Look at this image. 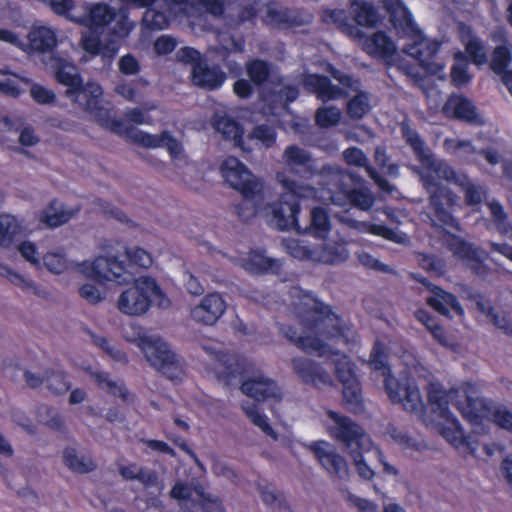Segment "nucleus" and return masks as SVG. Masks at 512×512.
I'll use <instances>...</instances> for the list:
<instances>
[{"label":"nucleus","instance_id":"1","mask_svg":"<svg viewBox=\"0 0 512 512\" xmlns=\"http://www.w3.org/2000/svg\"><path fill=\"white\" fill-rule=\"evenodd\" d=\"M402 134L406 141L413 148L422 168L419 171L421 180L428 190L431 200L432 224L441 228L447 235L444 239L448 248L459 259L463 260L472 269L477 270L478 266L485 259V253L473 248L462 239L454 235L459 230L458 223L451 215L452 208L457 204V197L446 187L441 186L439 181L453 182L461 187L465 194V201L468 205L479 204L485 196V190L468 179L465 174L456 173L453 168L443 160H434L429 149L419 135L406 123L402 124Z\"/></svg>","mask_w":512,"mask_h":512},{"label":"nucleus","instance_id":"2","mask_svg":"<svg viewBox=\"0 0 512 512\" xmlns=\"http://www.w3.org/2000/svg\"><path fill=\"white\" fill-rule=\"evenodd\" d=\"M51 67L56 80L67 86L66 96L89 111L100 126L117 134H125L130 140L146 148L165 147L172 159H183L181 143L169 132L152 135L136 128H127L121 119L112 117L110 110L101 105L103 90L100 85L88 82L82 86L78 70L72 63L61 58H52Z\"/></svg>","mask_w":512,"mask_h":512},{"label":"nucleus","instance_id":"3","mask_svg":"<svg viewBox=\"0 0 512 512\" xmlns=\"http://www.w3.org/2000/svg\"><path fill=\"white\" fill-rule=\"evenodd\" d=\"M293 303L299 320L300 330L287 326L282 328L284 336L300 349L320 357L336 356L333 345L348 343L354 338V331L342 324L340 318L328 306L310 294H301Z\"/></svg>","mask_w":512,"mask_h":512},{"label":"nucleus","instance_id":"4","mask_svg":"<svg viewBox=\"0 0 512 512\" xmlns=\"http://www.w3.org/2000/svg\"><path fill=\"white\" fill-rule=\"evenodd\" d=\"M276 180L285 190L278 203L266 205L264 218L279 230H300L298 214L300 206L294 200L297 199H318L320 191L312 186L296 181L286 171L276 173Z\"/></svg>","mask_w":512,"mask_h":512},{"label":"nucleus","instance_id":"5","mask_svg":"<svg viewBox=\"0 0 512 512\" xmlns=\"http://www.w3.org/2000/svg\"><path fill=\"white\" fill-rule=\"evenodd\" d=\"M221 173L225 181L239 191L243 197L237 206V213L244 221L259 215L264 218L263 183L257 179L237 158L228 157L221 165Z\"/></svg>","mask_w":512,"mask_h":512},{"label":"nucleus","instance_id":"6","mask_svg":"<svg viewBox=\"0 0 512 512\" xmlns=\"http://www.w3.org/2000/svg\"><path fill=\"white\" fill-rule=\"evenodd\" d=\"M460 389L461 386L446 392L440 384L432 383L428 391V400L434 416L423 418L427 426L436 429L450 444L457 448L465 444V436L458 421L449 413L448 405L453 403L458 408V401L466 405L465 396L456 393Z\"/></svg>","mask_w":512,"mask_h":512},{"label":"nucleus","instance_id":"7","mask_svg":"<svg viewBox=\"0 0 512 512\" xmlns=\"http://www.w3.org/2000/svg\"><path fill=\"white\" fill-rule=\"evenodd\" d=\"M131 332L124 330V338L137 345L152 366L170 380H180L183 368L175 353L160 337L144 331L139 326H131Z\"/></svg>","mask_w":512,"mask_h":512},{"label":"nucleus","instance_id":"8","mask_svg":"<svg viewBox=\"0 0 512 512\" xmlns=\"http://www.w3.org/2000/svg\"><path fill=\"white\" fill-rule=\"evenodd\" d=\"M369 365L372 369L381 371L386 392L392 402L401 404L405 410L423 417V402L418 387L409 379L399 383L391 376L386 365L385 347L380 342H376L372 349Z\"/></svg>","mask_w":512,"mask_h":512},{"label":"nucleus","instance_id":"9","mask_svg":"<svg viewBox=\"0 0 512 512\" xmlns=\"http://www.w3.org/2000/svg\"><path fill=\"white\" fill-rule=\"evenodd\" d=\"M153 303L163 309L171 304L155 279L145 275L136 278L131 286L121 292L117 308L128 316H141Z\"/></svg>","mask_w":512,"mask_h":512},{"label":"nucleus","instance_id":"10","mask_svg":"<svg viewBox=\"0 0 512 512\" xmlns=\"http://www.w3.org/2000/svg\"><path fill=\"white\" fill-rule=\"evenodd\" d=\"M456 393L465 396L467 403L463 405L458 401V410L471 423L475 433L484 432L490 422L504 429L512 427V414L505 408L489 407L483 399L475 395L472 385L464 384Z\"/></svg>","mask_w":512,"mask_h":512},{"label":"nucleus","instance_id":"11","mask_svg":"<svg viewBox=\"0 0 512 512\" xmlns=\"http://www.w3.org/2000/svg\"><path fill=\"white\" fill-rule=\"evenodd\" d=\"M322 174L329 181L320 191L319 201L344 207L352 205L359 210H369L375 202L373 194L367 188L348 190L343 186L344 173L336 166H325Z\"/></svg>","mask_w":512,"mask_h":512},{"label":"nucleus","instance_id":"12","mask_svg":"<svg viewBox=\"0 0 512 512\" xmlns=\"http://www.w3.org/2000/svg\"><path fill=\"white\" fill-rule=\"evenodd\" d=\"M324 426L330 437L342 442L347 451L357 446L363 451H370L373 442L363 429L350 418L333 410H328Z\"/></svg>","mask_w":512,"mask_h":512},{"label":"nucleus","instance_id":"13","mask_svg":"<svg viewBox=\"0 0 512 512\" xmlns=\"http://www.w3.org/2000/svg\"><path fill=\"white\" fill-rule=\"evenodd\" d=\"M119 254L120 249H116L115 252L111 251L92 260L82 261L78 265V273L99 282L128 283L130 275L124 263L119 260Z\"/></svg>","mask_w":512,"mask_h":512},{"label":"nucleus","instance_id":"14","mask_svg":"<svg viewBox=\"0 0 512 512\" xmlns=\"http://www.w3.org/2000/svg\"><path fill=\"white\" fill-rule=\"evenodd\" d=\"M395 29L409 38V43L404 46V52L417 59L421 67L428 74L435 75L442 79L444 77V67L434 59L435 54L438 51L439 44L432 39L424 37L416 24L413 31H408L404 27Z\"/></svg>","mask_w":512,"mask_h":512},{"label":"nucleus","instance_id":"15","mask_svg":"<svg viewBox=\"0 0 512 512\" xmlns=\"http://www.w3.org/2000/svg\"><path fill=\"white\" fill-rule=\"evenodd\" d=\"M327 71L331 73L334 79L338 80L340 86L332 85L326 77L316 74L307 75L303 80V86L310 92L317 94L322 101L334 100L358 92L359 83L357 80L342 74L330 64L327 65Z\"/></svg>","mask_w":512,"mask_h":512},{"label":"nucleus","instance_id":"16","mask_svg":"<svg viewBox=\"0 0 512 512\" xmlns=\"http://www.w3.org/2000/svg\"><path fill=\"white\" fill-rule=\"evenodd\" d=\"M111 21L115 22L111 30L114 37L116 38L126 37L133 28V23L124 13L120 12L115 14L105 4H96L93 6L90 9L89 16L83 20L85 25L89 26L90 28L103 27Z\"/></svg>","mask_w":512,"mask_h":512},{"label":"nucleus","instance_id":"17","mask_svg":"<svg viewBox=\"0 0 512 512\" xmlns=\"http://www.w3.org/2000/svg\"><path fill=\"white\" fill-rule=\"evenodd\" d=\"M201 347L211 361V370L218 378L230 381L243 373L244 366L236 355L223 353L216 343L201 344Z\"/></svg>","mask_w":512,"mask_h":512},{"label":"nucleus","instance_id":"18","mask_svg":"<svg viewBox=\"0 0 512 512\" xmlns=\"http://www.w3.org/2000/svg\"><path fill=\"white\" fill-rule=\"evenodd\" d=\"M304 446L315 454L322 467L330 474L342 479L348 476V465L345 459L337 453L331 443L318 440Z\"/></svg>","mask_w":512,"mask_h":512},{"label":"nucleus","instance_id":"19","mask_svg":"<svg viewBox=\"0 0 512 512\" xmlns=\"http://www.w3.org/2000/svg\"><path fill=\"white\" fill-rule=\"evenodd\" d=\"M57 43V34L53 28L46 25H35L28 32L27 41H23L22 51L29 55L52 54Z\"/></svg>","mask_w":512,"mask_h":512},{"label":"nucleus","instance_id":"20","mask_svg":"<svg viewBox=\"0 0 512 512\" xmlns=\"http://www.w3.org/2000/svg\"><path fill=\"white\" fill-rule=\"evenodd\" d=\"M226 302L221 294L209 293L190 310L191 318L204 325H214L225 313Z\"/></svg>","mask_w":512,"mask_h":512},{"label":"nucleus","instance_id":"21","mask_svg":"<svg viewBox=\"0 0 512 512\" xmlns=\"http://www.w3.org/2000/svg\"><path fill=\"white\" fill-rule=\"evenodd\" d=\"M362 49L370 56L384 60L391 64L397 54V47L394 42L383 32L374 33L370 37H366L359 32L356 38Z\"/></svg>","mask_w":512,"mask_h":512},{"label":"nucleus","instance_id":"22","mask_svg":"<svg viewBox=\"0 0 512 512\" xmlns=\"http://www.w3.org/2000/svg\"><path fill=\"white\" fill-rule=\"evenodd\" d=\"M334 362L336 374L343 384V396L345 401L352 406H359L361 403V389L351 362L344 355L334 360Z\"/></svg>","mask_w":512,"mask_h":512},{"label":"nucleus","instance_id":"23","mask_svg":"<svg viewBox=\"0 0 512 512\" xmlns=\"http://www.w3.org/2000/svg\"><path fill=\"white\" fill-rule=\"evenodd\" d=\"M241 391L257 401L269 399L279 401L282 396L281 390L276 383L261 373L246 379L241 385Z\"/></svg>","mask_w":512,"mask_h":512},{"label":"nucleus","instance_id":"24","mask_svg":"<svg viewBox=\"0 0 512 512\" xmlns=\"http://www.w3.org/2000/svg\"><path fill=\"white\" fill-rule=\"evenodd\" d=\"M212 125L222 136L230 141H233L236 147L242 151L250 152L253 146L247 144L243 138V128L233 118L227 116L225 113L217 112L212 119Z\"/></svg>","mask_w":512,"mask_h":512},{"label":"nucleus","instance_id":"25","mask_svg":"<svg viewBox=\"0 0 512 512\" xmlns=\"http://www.w3.org/2000/svg\"><path fill=\"white\" fill-rule=\"evenodd\" d=\"M292 366L299 377L307 383H311L317 387L332 384L331 376L321 366L306 358H294L292 360Z\"/></svg>","mask_w":512,"mask_h":512},{"label":"nucleus","instance_id":"26","mask_svg":"<svg viewBox=\"0 0 512 512\" xmlns=\"http://www.w3.org/2000/svg\"><path fill=\"white\" fill-rule=\"evenodd\" d=\"M344 240H331L315 247L312 254V262L337 265L345 262L349 258V251Z\"/></svg>","mask_w":512,"mask_h":512},{"label":"nucleus","instance_id":"27","mask_svg":"<svg viewBox=\"0 0 512 512\" xmlns=\"http://www.w3.org/2000/svg\"><path fill=\"white\" fill-rule=\"evenodd\" d=\"M423 285L431 292L426 298L429 306L435 309L438 313L448 316L450 312L457 315L463 314V309L457 302L454 295L442 290L441 288L431 285L426 280H422Z\"/></svg>","mask_w":512,"mask_h":512},{"label":"nucleus","instance_id":"28","mask_svg":"<svg viewBox=\"0 0 512 512\" xmlns=\"http://www.w3.org/2000/svg\"><path fill=\"white\" fill-rule=\"evenodd\" d=\"M171 496L178 500L191 499L193 502H198L207 512H211L220 507L218 500L211 494L206 493L201 486L191 489L183 483H176L171 490Z\"/></svg>","mask_w":512,"mask_h":512},{"label":"nucleus","instance_id":"29","mask_svg":"<svg viewBox=\"0 0 512 512\" xmlns=\"http://www.w3.org/2000/svg\"><path fill=\"white\" fill-rule=\"evenodd\" d=\"M339 221L360 233H369L381 236L396 243H405L407 240L406 234L391 230L383 225L372 224L366 221H357L346 216L339 217Z\"/></svg>","mask_w":512,"mask_h":512},{"label":"nucleus","instance_id":"30","mask_svg":"<svg viewBox=\"0 0 512 512\" xmlns=\"http://www.w3.org/2000/svg\"><path fill=\"white\" fill-rule=\"evenodd\" d=\"M191 76L196 86L208 90L219 88L226 78L225 74L219 68L209 67L203 62H198L193 65Z\"/></svg>","mask_w":512,"mask_h":512},{"label":"nucleus","instance_id":"31","mask_svg":"<svg viewBox=\"0 0 512 512\" xmlns=\"http://www.w3.org/2000/svg\"><path fill=\"white\" fill-rule=\"evenodd\" d=\"M446 115L471 123H482L470 100L460 95H452L443 107Z\"/></svg>","mask_w":512,"mask_h":512},{"label":"nucleus","instance_id":"32","mask_svg":"<svg viewBox=\"0 0 512 512\" xmlns=\"http://www.w3.org/2000/svg\"><path fill=\"white\" fill-rule=\"evenodd\" d=\"M113 36L107 43H103V39L94 32L84 34L81 39L83 49L91 55H101L104 61H110L118 52V42Z\"/></svg>","mask_w":512,"mask_h":512},{"label":"nucleus","instance_id":"33","mask_svg":"<svg viewBox=\"0 0 512 512\" xmlns=\"http://www.w3.org/2000/svg\"><path fill=\"white\" fill-rule=\"evenodd\" d=\"M284 167L289 172H298L300 169L310 174L314 173V164L311 155L306 150L290 145L285 148L282 155Z\"/></svg>","mask_w":512,"mask_h":512},{"label":"nucleus","instance_id":"34","mask_svg":"<svg viewBox=\"0 0 512 512\" xmlns=\"http://www.w3.org/2000/svg\"><path fill=\"white\" fill-rule=\"evenodd\" d=\"M79 211V207H67L59 201H52L40 214V221L49 227H58L68 222Z\"/></svg>","mask_w":512,"mask_h":512},{"label":"nucleus","instance_id":"35","mask_svg":"<svg viewBox=\"0 0 512 512\" xmlns=\"http://www.w3.org/2000/svg\"><path fill=\"white\" fill-rule=\"evenodd\" d=\"M80 264L81 262L70 259L62 249L51 250L43 256V266L54 274H62L68 271L78 272V265Z\"/></svg>","mask_w":512,"mask_h":512},{"label":"nucleus","instance_id":"36","mask_svg":"<svg viewBox=\"0 0 512 512\" xmlns=\"http://www.w3.org/2000/svg\"><path fill=\"white\" fill-rule=\"evenodd\" d=\"M240 265L249 273L260 274L263 272H275L279 269V263L266 257L262 252L251 251L245 258L240 260Z\"/></svg>","mask_w":512,"mask_h":512},{"label":"nucleus","instance_id":"37","mask_svg":"<svg viewBox=\"0 0 512 512\" xmlns=\"http://www.w3.org/2000/svg\"><path fill=\"white\" fill-rule=\"evenodd\" d=\"M443 147L446 153L468 163L474 162L479 154L471 141L460 138H446Z\"/></svg>","mask_w":512,"mask_h":512},{"label":"nucleus","instance_id":"38","mask_svg":"<svg viewBox=\"0 0 512 512\" xmlns=\"http://www.w3.org/2000/svg\"><path fill=\"white\" fill-rule=\"evenodd\" d=\"M458 33L461 42L466 48V52L472 58L476 65H482L486 62V53L480 41L473 35L471 28L465 24L458 25Z\"/></svg>","mask_w":512,"mask_h":512},{"label":"nucleus","instance_id":"39","mask_svg":"<svg viewBox=\"0 0 512 512\" xmlns=\"http://www.w3.org/2000/svg\"><path fill=\"white\" fill-rule=\"evenodd\" d=\"M386 9L390 12L391 22L395 28L404 27L408 31L415 29V22L409 10L401 0H382Z\"/></svg>","mask_w":512,"mask_h":512},{"label":"nucleus","instance_id":"40","mask_svg":"<svg viewBox=\"0 0 512 512\" xmlns=\"http://www.w3.org/2000/svg\"><path fill=\"white\" fill-rule=\"evenodd\" d=\"M344 159L347 164L356 167H365L368 175L378 184L383 190H389L387 181L382 179L375 171L374 168L367 165V157L362 150L356 147L348 148L343 153Z\"/></svg>","mask_w":512,"mask_h":512},{"label":"nucleus","instance_id":"41","mask_svg":"<svg viewBox=\"0 0 512 512\" xmlns=\"http://www.w3.org/2000/svg\"><path fill=\"white\" fill-rule=\"evenodd\" d=\"M22 222L9 214L0 215V246L9 247L15 237L22 234Z\"/></svg>","mask_w":512,"mask_h":512},{"label":"nucleus","instance_id":"42","mask_svg":"<svg viewBox=\"0 0 512 512\" xmlns=\"http://www.w3.org/2000/svg\"><path fill=\"white\" fill-rule=\"evenodd\" d=\"M84 369L90 373V376L102 390L113 396L126 399L127 390L121 381L112 379L107 373L102 371L91 370L90 368Z\"/></svg>","mask_w":512,"mask_h":512},{"label":"nucleus","instance_id":"43","mask_svg":"<svg viewBox=\"0 0 512 512\" xmlns=\"http://www.w3.org/2000/svg\"><path fill=\"white\" fill-rule=\"evenodd\" d=\"M510 60V51L506 47H497L493 53L491 68L497 74L502 75V80L512 95V71H505Z\"/></svg>","mask_w":512,"mask_h":512},{"label":"nucleus","instance_id":"44","mask_svg":"<svg viewBox=\"0 0 512 512\" xmlns=\"http://www.w3.org/2000/svg\"><path fill=\"white\" fill-rule=\"evenodd\" d=\"M242 409L251 422L264 434L271 437L273 440H278V435L269 424L266 415L260 411L255 403L246 401L242 404Z\"/></svg>","mask_w":512,"mask_h":512},{"label":"nucleus","instance_id":"45","mask_svg":"<svg viewBox=\"0 0 512 512\" xmlns=\"http://www.w3.org/2000/svg\"><path fill=\"white\" fill-rule=\"evenodd\" d=\"M351 11L355 22L364 27H373L377 24L379 16L374 6L366 0L359 1L357 4L350 3Z\"/></svg>","mask_w":512,"mask_h":512},{"label":"nucleus","instance_id":"46","mask_svg":"<svg viewBox=\"0 0 512 512\" xmlns=\"http://www.w3.org/2000/svg\"><path fill=\"white\" fill-rule=\"evenodd\" d=\"M63 461L69 469L77 473H87L96 467L91 457L79 455L74 448H66L64 450Z\"/></svg>","mask_w":512,"mask_h":512},{"label":"nucleus","instance_id":"47","mask_svg":"<svg viewBox=\"0 0 512 512\" xmlns=\"http://www.w3.org/2000/svg\"><path fill=\"white\" fill-rule=\"evenodd\" d=\"M0 276L6 278L11 284L18 287L25 293L37 294L39 292L38 287L33 280L13 271L6 265L0 264Z\"/></svg>","mask_w":512,"mask_h":512},{"label":"nucleus","instance_id":"48","mask_svg":"<svg viewBox=\"0 0 512 512\" xmlns=\"http://www.w3.org/2000/svg\"><path fill=\"white\" fill-rule=\"evenodd\" d=\"M324 20L335 24L342 32L352 38L359 36V28L349 22L347 13L344 10H329L324 13Z\"/></svg>","mask_w":512,"mask_h":512},{"label":"nucleus","instance_id":"49","mask_svg":"<svg viewBox=\"0 0 512 512\" xmlns=\"http://www.w3.org/2000/svg\"><path fill=\"white\" fill-rule=\"evenodd\" d=\"M309 230L315 237L324 238L331 230L328 212L320 207H315L311 211V223Z\"/></svg>","mask_w":512,"mask_h":512},{"label":"nucleus","instance_id":"50","mask_svg":"<svg viewBox=\"0 0 512 512\" xmlns=\"http://www.w3.org/2000/svg\"><path fill=\"white\" fill-rule=\"evenodd\" d=\"M0 73L4 76H8L7 78L0 80V94L12 98H17L22 93V89L19 86V82H30L29 79L21 77L8 70H0Z\"/></svg>","mask_w":512,"mask_h":512},{"label":"nucleus","instance_id":"51","mask_svg":"<svg viewBox=\"0 0 512 512\" xmlns=\"http://www.w3.org/2000/svg\"><path fill=\"white\" fill-rule=\"evenodd\" d=\"M119 471L125 479H137L147 487L157 484V478L154 473L145 471L136 464L122 465Z\"/></svg>","mask_w":512,"mask_h":512},{"label":"nucleus","instance_id":"52","mask_svg":"<svg viewBox=\"0 0 512 512\" xmlns=\"http://www.w3.org/2000/svg\"><path fill=\"white\" fill-rule=\"evenodd\" d=\"M277 134L272 126L262 124L256 126L248 136V142H255L265 148L272 147L276 142Z\"/></svg>","mask_w":512,"mask_h":512},{"label":"nucleus","instance_id":"53","mask_svg":"<svg viewBox=\"0 0 512 512\" xmlns=\"http://www.w3.org/2000/svg\"><path fill=\"white\" fill-rule=\"evenodd\" d=\"M283 246L288 254L292 257L312 261V254L315 247L306 245L303 241L295 238H287L283 241Z\"/></svg>","mask_w":512,"mask_h":512},{"label":"nucleus","instance_id":"54","mask_svg":"<svg viewBox=\"0 0 512 512\" xmlns=\"http://www.w3.org/2000/svg\"><path fill=\"white\" fill-rule=\"evenodd\" d=\"M342 117V112L335 106L321 107L317 110L315 120L318 126L328 128L337 125Z\"/></svg>","mask_w":512,"mask_h":512},{"label":"nucleus","instance_id":"55","mask_svg":"<svg viewBox=\"0 0 512 512\" xmlns=\"http://www.w3.org/2000/svg\"><path fill=\"white\" fill-rule=\"evenodd\" d=\"M418 321L423 323L426 328L432 333L434 338L443 346H449V343L445 337L443 329L436 324L434 319L425 310H418L415 314Z\"/></svg>","mask_w":512,"mask_h":512},{"label":"nucleus","instance_id":"56","mask_svg":"<svg viewBox=\"0 0 512 512\" xmlns=\"http://www.w3.org/2000/svg\"><path fill=\"white\" fill-rule=\"evenodd\" d=\"M366 452L367 451L357 448V446L348 451L358 475L364 480H371L374 477L375 472L363 458V453Z\"/></svg>","mask_w":512,"mask_h":512},{"label":"nucleus","instance_id":"57","mask_svg":"<svg viewBox=\"0 0 512 512\" xmlns=\"http://www.w3.org/2000/svg\"><path fill=\"white\" fill-rule=\"evenodd\" d=\"M370 110L369 98L366 93H358L347 104V111L352 118H361Z\"/></svg>","mask_w":512,"mask_h":512},{"label":"nucleus","instance_id":"58","mask_svg":"<svg viewBox=\"0 0 512 512\" xmlns=\"http://www.w3.org/2000/svg\"><path fill=\"white\" fill-rule=\"evenodd\" d=\"M455 64L451 70V78L455 85L462 86L470 81V75L467 72V63L464 60V54L458 52L455 54Z\"/></svg>","mask_w":512,"mask_h":512},{"label":"nucleus","instance_id":"59","mask_svg":"<svg viewBox=\"0 0 512 512\" xmlns=\"http://www.w3.org/2000/svg\"><path fill=\"white\" fill-rule=\"evenodd\" d=\"M247 74L255 84H261L264 82L269 73L270 69L266 62L261 60H252L246 64Z\"/></svg>","mask_w":512,"mask_h":512},{"label":"nucleus","instance_id":"60","mask_svg":"<svg viewBox=\"0 0 512 512\" xmlns=\"http://www.w3.org/2000/svg\"><path fill=\"white\" fill-rule=\"evenodd\" d=\"M143 22L151 29L162 30L169 26L170 18L162 11L148 9L144 13Z\"/></svg>","mask_w":512,"mask_h":512},{"label":"nucleus","instance_id":"61","mask_svg":"<svg viewBox=\"0 0 512 512\" xmlns=\"http://www.w3.org/2000/svg\"><path fill=\"white\" fill-rule=\"evenodd\" d=\"M216 37L221 50L224 52L223 58L226 57V54L243 51L244 42L242 39H236L226 32L218 33Z\"/></svg>","mask_w":512,"mask_h":512},{"label":"nucleus","instance_id":"62","mask_svg":"<svg viewBox=\"0 0 512 512\" xmlns=\"http://www.w3.org/2000/svg\"><path fill=\"white\" fill-rule=\"evenodd\" d=\"M121 250H123L130 260L131 263L138 265L143 268H148L152 265V257L150 254L141 248H130L126 249L124 246L117 244Z\"/></svg>","mask_w":512,"mask_h":512},{"label":"nucleus","instance_id":"63","mask_svg":"<svg viewBox=\"0 0 512 512\" xmlns=\"http://www.w3.org/2000/svg\"><path fill=\"white\" fill-rule=\"evenodd\" d=\"M345 499L348 505L357 512H379L378 505L372 500L362 498L352 493H347Z\"/></svg>","mask_w":512,"mask_h":512},{"label":"nucleus","instance_id":"64","mask_svg":"<svg viewBox=\"0 0 512 512\" xmlns=\"http://www.w3.org/2000/svg\"><path fill=\"white\" fill-rule=\"evenodd\" d=\"M48 389L54 393H64L69 387L70 383L67 381L66 376L62 372H51L45 378Z\"/></svg>","mask_w":512,"mask_h":512}]
</instances>
